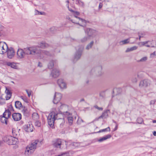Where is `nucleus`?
<instances>
[{
  "instance_id": "obj_1",
  "label": "nucleus",
  "mask_w": 156,
  "mask_h": 156,
  "mask_svg": "<svg viewBox=\"0 0 156 156\" xmlns=\"http://www.w3.org/2000/svg\"><path fill=\"white\" fill-rule=\"evenodd\" d=\"M26 51L27 55H35L39 58H41L44 56V55H48L49 53L46 51H41L37 46H33L27 48Z\"/></svg>"
},
{
  "instance_id": "obj_2",
  "label": "nucleus",
  "mask_w": 156,
  "mask_h": 156,
  "mask_svg": "<svg viewBox=\"0 0 156 156\" xmlns=\"http://www.w3.org/2000/svg\"><path fill=\"white\" fill-rule=\"evenodd\" d=\"M60 114L56 113L55 112L53 111L50 113L48 117V125L52 127L54 125L55 121L56 120L60 119L58 122H61L60 126H63L65 122V120L63 118L60 119L58 117V115Z\"/></svg>"
},
{
  "instance_id": "obj_3",
  "label": "nucleus",
  "mask_w": 156,
  "mask_h": 156,
  "mask_svg": "<svg viewBox=\"0 0 156 156\" xmlns=\"http://www.w3.org/2000/svg\"><path fill=\"white\" fill-rule=\"evenodd\" d=\"M74 15L73 19L71 20V21L74 23L79 24L80 26L84 27L86 26V21L83 19H81L77 16L80 13L78 12L75 11L73 13Z\"/></svg>"
},
{
  "instance_id": "obj_4",
  "label": "nucleus",
  "mask_w": 156,
  "mask_h": 156,
  "mask_svg": "<svg viewBox=\"0 0 156 156\" xmlns=\"http://www.w3.org/2000/svg\"><path fill=\"white\" fill-rule=\"evenodd\" d=\"M69 142H66L64 140L58 139L53 141V146L56 148H67Z\"/></svg>"
},
{
  "instance_id": "obj_5",
  "label": "nucleus",
  "mask_w": 156,
  "mask_h": 156,
  "mask_svg": "<svg viewBox=\"0 0 156 156\" xmlns=\"http://www.w3.org/2000/svg\"><path fill=\"white\" fill-rule=\"evenodd\" d=\"M27 48L23 49L19 48L18 49L16 53L17 58L18 59H21L24 58L27 54L26 51Z\"/></svg>"
},
{
  "instance_id": "obj_6",
  "label": "nucleus",
  "mask_w": 156,
  "mask_h": 156,
  "mask_svg": "<svg viewBox=\"0 0 156 156\" xmlns=\"http://www.w3.org/2000/svg\"><path fill=\"white\" fill-rule=\"evenodd\" d=\"M8 48L5 42H0V53L3 54L6 52Z\"/></svg>"
},
{
  "instance_id": "obj_7",
  "label": "nucleus",
  "mask_w": 156,
  "mask_h": 156,
  "mask_svg": "<svg viewBox=\"0 0 156 156\" xmlns=\"http://www.w3.org/2000/svg\"><path fill=\"white\" fill-rule=\"evenodd\" d=\"M62 97V94L59 93H55L53 100V102L54 104L58 103Z\"/></svg>"
},
{
  "instance_id": "obj_8",
  "label": "nucleus",
  "mask_w": 156,
  "mask_h": 156,
  "mask_svg": "<svg viewBox=\"0 0 156 156\" xmlns=\"http://www.w3.org/2000/svg\"><path fill=\"white\" fill-rule=\"evenodd\" d=\"M38 143V141L36 140L32 142L27 147L34 152L37 147Z\"/></svg>"
},
{
  "instance_id": "obj_9",
  "label": "nucleus",
  "mask_w": 156,
  "mask_h": 156,
  "mask_svg": "<svg viewBox=\"0 0 156 156\" xmlns=\"http://www.w3.org/2000/svg\"><path fill=\"white\" fill-rule=\"evenodd\" d=\"M7 56L8 58L9 59L12 58L15 55V51L14 49L12 48H8L7 51Z\"/></svg>"
},
{
  "instance_id": "obj_10",
  "label": "nucleus",
  "mask_w": 156,
  "mask_h": 156,
  "mask_svg": "<svg viewBox=\"0 0 156 156\" xmlns=\"http://www.w3.org/2000/svg\"><path fill=\"white\" fill-rule=\"evenodd\" d=\"M85 32L89 38L90 37H93V36L95 35L96 34L95 30L90 28L87 29Z\"/></svg>"
},
{
  "instance_id": "obj_11",
  "label": "nucleus",
  "mask_w": 156,
  "mask_h": 156,
  "mask_svg": "<svg viewBox=\"0 0 156 156\" xmlns=\"http://www.w3.org/2000/svg\"><path fill=\"white\" fill-rule=\"evenodd\" d=\"M138 44L140 47H141L144 46H145L147 47H154L152 45L151 42L149 41L140 42L138 43Z\"/></svg>"
},
{
  "instance_id": "obj_12",
  "label": "nucleus",
  "mask_w": 156,
  "mask_h": 156,
  "mask_svg": "<svg viewBox=\"0 0 156 156\" xmlns=\"http://www.w3.org/2000/svg\"><path fill=\"white\" fill-rule=\"evenodd\" d=\"M150 84V81L148 80L145 79L141 80L140 82L139 86L141 87H146Z\"/></svg>"
},
{
  "instance_id": "obj_13",
  "label": "nucleus",
  "mask_w": 156,
  "mask_h": 156,
  "mask_svg": "<svg viewBox=\"0 0 156 156\" xmlns=\"http://www.w3.org/2000/svg\"><path fill=\"white\" fill-rule=\"evenodd\" d=\"M66 115H68L67 119L69 125H72L73 120H74V119H76V116H75L73 118V117L71 116L72 114L67 112H66Z\"/></svg>"
},
{
  "instance_id": "obj_14",
  "label": "nucleus",
  "mask_w": 156,
  "mask_h": 156,
  "mask_svg": "<svg viewBox=\"0 0 156 156\" xmlns=\"http://www.w3.org/2000/svg\"><path fill=\"white\" fill-rule=\"evenodd\" d=\"M18 64L19 63H17L14 62H7L5 63V65L6 66L10 67L11 68L15 69H18Z\"/></svg>"
},
{
  "instance_id": "obj_15",
  "label": "nucleus",
  "mask_w": 156,
  "mask_h": 156,
  "mask_svg": "<svg viewBox=\"0 0 156 156\" xmlns=\"http://www.w3.org/2000/svg\"><path fill=\"white\" fill-rule=\"evenodd\" d=\"M57 83L61 88L65 89L66 88V84L62 79H58L57 81Z\"/></svg>"
},
{
  "instance_id": "obj_16",
  "label": "nucleus",
  "mask_w": 156,
  "mask_h": 156,
  "mask_svg": "<svg viewBox=\"0 0 156 156\" xmlns=\"http://www.w3.org/2000/svg\"><path fill=\"white\" fill-rule=\"evenodd\" d=\"M24 130L27 132H30L33 131V127L31 124L25 125L24 126Z\"/></svg>"
},
{
  "instance_id": "obj_17",
  "label": "nucleus",
  "mask_w": 156,
  "mask_h": 156,
  "mask_svg": "<svg viewBox=\"0 0 156 156\" xmlns=\"http://www.w3.org/2000/svg\"><path fill=\"white\" fill-rule=\"evenodd\" d=\"M12 117L15 121H18L21 119V115L19 113H14L12 115Z\"/></svg>"
},
{
  "instance_id": "obj_18",
  "label": "nucleus",
  "mask_w": 156,
  "mask_h": 156,
  "mask_svg": "<svg viewBox=\"0 0 156 156\" xmlns=\"http://www.w3.org/2000/svg\"><path fill=\"white\" fill-rule=\"evenodd\" d=\"M5 93L6 94H4V95H5V97L6 99V100H8L11 97L12 93L11 91L7 88H6V90L5 91Z\"/></svg>"
},
{
  "instance_id": "obj_19",
  "label": "nucleus",
  "mask_w": 156,
  "mask_h": 156,
  "mask_svg": "<svg viewBox=\"0 0 156 156\" xmlns=\"http://www.w3.org/2000/svg\"><path fill=\"white\" fill-rule=\"evenodd\" d=\"M83 50V48H81L79 51L77 52L75 56L74 60L76 61L79 59L81 55L82 52Z\"/></svg>"
},
{
  "instance_id": "obj_20",
  "label": "nucleus",
  "mask_w": 156,
  "mask_h": 156,
  "mask_svg": "<svg viewBox=\"0 0 156 156\" xmlns=\"http://www.w3.org/2000/svg\"><path fill=\"white\" fill-rule=\"evenodd\" d=\"M51 75L54 78H56L59 75V71L57 69H55L53 70Z\"/></svg>"
},
{
  "instance_id": "obj_21",
  "label": "nucleus",
  "mask_w": 156,
  "mask_h": 156,
  "mask_svg": "<svg viewBox=\"0 0 156 156\" xmlns=\"http://www.w3.org/2000/svg\"><path fill=\"white\" fill-rule=\"evenodd\" d=\"M109 110H106L102 114V115L99 116L98 119L102 118L105 119L108 117V113L109 112Z\"/></svg>"
},
{
  "instance_id": "obj_22",
  "label": "nucleus",
  "mask_w": 156,
  "mask_h": 156,
  "mask_svg": "<svg viewBox=\"0 0 156 156\" xmlns=\"http://www.w3.org/2000/svg\"><path fill=\"white\" fill-rule=\"evenodd\" d=\"M10 138L11 140H12V142H10V144L12 145H15L16 144L18 141L17 138H16L15 136L12 137V136H10Z\"/></svg>"
},
{
  "instance_id": "obj_23",
  "label": "nucleus",
  "mask_w": 156,
  "mask_h": 156,
  "mask_svg": "<svg viewBox=\"0 0 156 156\" xmlns=\"http://www.w3.org/2000/svg\"><path fill=\"white\" fill-rule=\"evenodd\" d=\"M112 136L111 135L108 134L103 137L101 138L98 140V141L99 142H101L107 139L110 138Z\"/></svg>"
},
{
  "instance_id": "obj_24",
  "label": "nucleus",
  "mask_w": 156,
  "mask_h": 156,
  "mask_svg": "<svg viewBox=\"0 0 156 156\" xmlns=\"http://www.w3.org/2000/svg\"><path fill=\"white\" fill-rule=\"evenodd\" d=\"M33 152V151L27 147L25 152V154L26 156H29Z\"/></svg>"
},
{
  "instance_id": "obj_25",
  "label": "nucleus",
  "mask_w": 156,
  "mask_h": 156,
  "mask_svg": "<svg viewBox=\"0 0 156 156\" xmlns=\"http://www.w3.org/2000/svg\"><path fill=\"white\" fill-rule=\"evenodd\" d=\"M10 136H5L3 138V140L5 142H6L7 144H8L9 145H12V144H10V142H12V140H11V139H10Z\"/></svg>"
},
{
  "instance_id": "obj_26",
  "label": "nucleus",
  "mask_w": 156,
  "mask_h": 156,
  "mask_svg": "<svg viewBox=\"0 0 156 156\" xmlns=\"http://www.w3.org/2000/svg\"><path fill=\"white\" fill-rule=\"evenodd\" d=\"M8 119V118L3 115L0 116V121L2 123L7 124Z\"/></svg>"
},
{
  "instance_id": "obj_27",
  "label": "nucleus",
  "mask_w": 156,
  "mask_h": 156,
  "mask_svg": "<svg viewBox=\"0 0 156 156\" xmlns=\"http://www.w3.org/2000/svg\"><path fill=\"white\" fill-rule=\"evenodd\" d=\"M38 45L39 47L42 48H44L48 46V44L43 41H42L39 43Z\"/></svg>"
},
{
  "instance_id": "obj_28",
  "label": "nucleus",
  "mask_w": 156,
  "mask_h": 156,
  "mask_svg": "<svg viewBox=\"0 0 156 156\" xmlns=\"http://www.w3.org/2000/svg\"><path fill=\"white\" fill-rule=\"evenodd\" d=\"M11 113L9 110H6L5 112L3 113V115L5 116L7 118H8L10 116Z\"/></svg>"
},
{
  "instance_id": "obj_29",
  "label": "nucleus",
  "mask_w": 156,
  "mask_h": 156,
  "mask_svg": "<svg viewBox=\"0 0 156 156\" xmlns=\"http://www.w3.org/2000/svg\"><path fill=\"white\" fill-rule=\"evenodd\" d=\"M137 48L138 47L136 46H133L131 47L128 48L126 49L125 52H128L134 50H136Z\"/></svg>"
},
{
  "instance_id": "obj_30",
  "label": "nucleus",
  "mask_w": 156,
  "mask_h": 156,
  "mask_svg": "<svg viewBox=\"0 0 156 156\" xmlns=\"http://www.w3.org/2000/svg\"><path fill=\"white\" fill-rule=\"evenodd\" d=\"M5 95H2L0 97V104L3 105L5 103V100H6Z\"/></svg>"
},
{
  "instance_id": "obj_31",
  "label": "nucleus",
  "mask_w": 156,
  "mask_h": 156,
  "mask_svg": "<svg viewBox=\"0 0 156 156\" xmlns=\"http://www.w3.org/2000/svg\"><path fill=\"white\" fill-rule=\"evenodd\" d=\"M129 42V38L122 41L119 42L120 45L126 44Z\"/></svg>"
},
{
  "instance_id": "obj_32",
  "label": "nucleus",
  "mask_w": 156,
  "mask_h": 156,
  "mask_svg": "<svg viewBox=\"0 0 156 156\" xmlns=\"http://www.w3.org/2000/svg\"><path fill=\"white\" fill-rule=\"evenodd\" d=\"M32 118L35 120H38L39 119V116L37 113L34 112L32 114Z\"/></svg>"
},
{
  "instance_id": "obj_33",
  "label": "nucleus",
  "mask_w": 156,
  "mask_h": 156,
  "mask_svg": "<svg viewBox=\"0 0 156 156\" xmlns=\"http://www.w3.org/2000/svg\"><path fill=\"white\" fill-rule=\"evenodd\" d=\"M110 131V128L109 127H108L104 129H101L97 133H99L102 132H104L107 131Z\"/></svg>"
},
{
  "instance_id": "obj_34",
  "label": "nucleus",
  "mask_w": 156,
  "mask_h": 156,
  "mask_svg": "<svg viewBox=\"0 0 156 156\" xmlns=\"http://www.w3.org/2000/svg\"><path fill=\"white\" fill-rule=\"evenodd\" d=\"M15 107H21L22 106V104L20 102L17 101L15 103Z\"/></svg>"
},
{
  "instance_id": "obj_35",
  "label": "nucleus",
  "mask_w": 156,
  "mask_h": 156,
  "mask_svg": "<svg viewBox=\"0 0 156 156\" xmlns=\"http://www.w3.org/2000/svg\"><path fill=\"white\" fill-rule=\"evenodd\" d=\"M94 44V41H91L89 44H88L86 47V49L88 50L91 48Z\"/></svg>"
},
{
  "instance_id": "obj_36",
  "label": "nucleus",
  "mask_w": 156,
  "mask_h": 156,
  "mask_svg": "<svg viewBox=\"0 0 156 156\" xmlns=\"http://www.w3.org/2000/svg\"><path fill=\"white\" fill-rule=\"evenodd\" d=\"M22 110L23 112L25 114H28L29 113V110L27 108H23Z\"/></svg>"
},
{
  "instance_id": "obj_37",
  "label": "nucleus",
  "mask_w": 156,
  "mask_h": 156,
  "mask_svg": "<svg viewBox=\"0 0 156 156\" xmlns=\"http://www.w3.org/2000/svg\"><path fill=\"white\" fill-rule=\"evenodd\" d=\"M54 66V62L53 61H51L48 64V68L51 69H52Z\"/></svg>"
},
{
  "instance_id": "obj_38",
  "label": "nucleus",
  "mask_w": 156,
  "mask_h": 156,
  "mask_svg": "<svg viewBox=\"0 0 156 156\" xmlns=\"http://www.w3.org/2000/svg\"><path fill=\"white\" fill-rule=\"evenodd\" d=\"M35 125L38 127H40L41 125V123L39 120H36V122L35 123Z\"/></svg>"
},
{
  "instance_id": "obj_39",
  "label": "nucleus",
  "mask_w": 156,
  "mask_h": 156,
  "mask_svg": "<svg viewBox=\"0 0 156 156\" xmlns=\"http://www.w3.org/2000/svg\"><path fill=\"white\" fill-rule=\"evenodd\" d=\"M147 57L144 56L139 61V62H144L147 60Z\"/></svg>"
},
{
  "instance_id": "obj_40",
  "label": "nucleus",
  "mask_w": 156,
  "mask_h": 156,
  "mask_svg": "<svg viewBox=\"0 0 156 156\" xmlns=\"http://www.w3.org/2000/svg\"><path fill=\"white\" fill-rule=\"evenodd\" d=\"M137 122L138 123L141 124L143 122V120L141 118H138L137 120Z\"/></svg>"
},
{
  "instance_id": "obj_41",
  "label": "nucleus",
  "mask_w": 156,
  "mask_h": 156,
  "mask_svg": "<svg viewBox=\"0 0 156 156\" xmlns=\"http://www.w3.org/2000/svg\"><path fill=\"white\" fill-rule=\"evenodd\" d=\"M71 146H72L74 147H77L79 145V144L78 143L73 142L70 144Z\"/></svg>"
},
{
  "instance_id": "obj_42",
  "label": "nucleus",
  "mask_w": 156,
  "mask_h": 156,
  "mask_svg": "<svg viewBox=\"0 0 156 156\" xmlns=\"http://www.w3.org/2000/svg\"><path fill=\"white\" fill-rule=\"evenodd\" d=\"M89 38H90L88 37H84L83 38V39H82L81 40V41L82 42H84L86 41H87Z\"/></svg>"
},
{
  "instance_id": "obj_43",
  "label": "nucleus",
  "mask_w": 156,
  "mask_h": 156,
  "mask_svg": "<svg viewBox=\"0 0 156 156\" xmlns=\"http://www.w3.org/2000/svg\"><path fill=\"white\" fill-rule=\"evenodd\" d=\"M34 14L35 15H39L43 14L42 12H39L38 10H35L34 11Z\"/></svg>"
},
{
  "instance_id": "obj_44",
  "label": "nucleus",
  "mask_w": 156,
  "mask_h": 156,
  "mask_svg": "<svg viewBox=\"0 0 156 156\" xmlns=\"http://www.w3.org/2000/svg\"><path fill=\"white\" fill-rule=\"evenodd\" d=\"M21 98L24 101L26 102H28V100L26 97L25 96H21Z\"/></svg>"
},
{
  "instance_id": "obj_45",
  "label": "nucleus",
  "mask_w": 156,
  "mask_h": 156,
  "mask_svg": "<svg viewBox=\"0 0 156 156\" xmlns=\"http://www.w3.org/2000/svg\"><path fill=\"white\" fill-rule=\"evenodd\" d=\"M60 155L61 156H69V153L68 152L62 153Z\"/></svg>"
},
{
  "instance_id": "obj_46",
  "label": "nucleus",
  "mask_w": 156,
  "mask_h": 156,
  "mask_svg": "<svg viewBox=\"0 0 156 156\" xmlns=\"http://www.w3.org/2000/svg\"><path fill=\"white\" fill-rule=\"evenodd\" d=\"M26 91L28 94V96L29 97L31 95V91L28 90H26Z\"/></svg>"
},
{
  "instance_id": "obj_47",
  "label": "nucleus",
  "mask_w": 156,
  "mask_h": 156,
  "mask_svg": "<svg viewBox=\"0 0 156 156\" xmlns=\"http://www.w3.org/2000/svg\"><path fill=\"white\" fill-rule=\"evenodd\" d=\"M12 133L13 134V135L14 136H16L17 135V134L16 133V131L14 130V128L12 129Z\"/></svg>"
},
{
  "instance_id": "obj_48",
  "label": "nucleus",
  "mask_w": 156,
  "mask_h": 156,
  "mask_svg": "<svg viewBox=\"0 0 156 156\" xmlns=\"http://www.w3.org/2000/svg\"><path fill=\"white\" fill-rule=\"evenodd\" d=\"M155 52L154 51L153 53H151L150 55V57L151 58H153L155 56Z\"/></svg>"
},
{
  "instance_id": "obj_49",
  "label": "nucleus",
  "mask_w": 156,
  "mask_h": 156,
  "mask_svg": "<svg viewBox=\"0 0 156 156\" xmlns=\"http://www.w3.org/2000/svg\"><path fill=\"white\" fill-rule=\"evenodd\" d=\"M59 104H60V106L61 107H66V105L65 104H62L61 103H60Z\"/></svg>"
},
{
  "instance_id": "obj_50",
  "label": "nucleus",
  "mask_w": 156,
  "mask_h": 156,
  "mask_svg": "<svg viewBox=\"0 0 156 156\" xmlns=\"http://www.w3.org/2000/svg\"><path fill=\"white\" fill-rule=\"evenodd\" d=\"M103 6V4L102 3L100 2L99 3V9H100Z\"/></svg>"
},
{
  "instance_id": "obj_51",
  "label": "nucleus",
  "mask_w": 156,
  "mask_h": 156,
  "mask_svg": "<svg viewBox=\"0 0 156 156\" xmlns=\"http://www.w3.org/2000/svg\"><path fill=\"white\" fill-rule=\"evenodd\" d=\"M155 101L153 100H151L150 103L151 105H153L155 103Z\"/></svg>"
},
{
  "instance_id": "obj_52",
  "label": "nucleus",
  "mask_w": 156,
  "mask_h": 156,
  "mask_svg": "<svg viewBox=\"0 0 156 156\" xmlns=\"http://www.w3.org/2000/svg\"><path fill=\"white\" fill-rule=\"evenodd\" d=\"M68 8H69V10L70 11H71V12H72L73 13L74 12V11H73V10L71 9H70L69 8V6H68Z\"/></svg>"
},
{
  "instance_id": "obj_53",
  "label": "nucleus",
  "mask_w": 156,
  "mask_h": 156,
  "mask_svg": "<svg viewBox=\"0 0 156 156\" xmlns=\"http://www.w3.org/2000/svg\"><path fill=\"white\" fill-rule=\"evenodd\" d=\"M117 128H118V126L116 125L115 128H114L113 131H115L117 129Z\"/></svg>"
},
{
  "instance_id": "obj_54",
  "label": "nucleus",
  "mask_w": 156,
  "mask_h": 156,
  "mask_svg": "<svg viewBox=\"0 0 156 156\" xmlns=\"http://www.w3.org/2000/svg\"><path fill=\"white\" fill-rule=\"evenodd\" d=\"M81 2V1H79V0H77L76 1V3L77 4H80V3Z\"/></svg>"
},
{
  "instance_id": "obj_55",
  "label": "nucleus",
  "mask_w": 156,
  "mask_h": 156,
  "mask_svg": "<svg viewBox=\"0 0 156 156\" xmlns=\"http://www.w3.org/2000/svg\"><path fill=\"white\" fill-rule=\"evenodd\" d=\"M132 81L133 82L136 83L137 82V80L136 79H135L134 80H133Z\"/></svg>"
},
{
  "instance_id": "obj_56",
  "label": "nucleus",
  "mask_w": 156,
  "mask_h": 156,
  "mask_svg": "<svg viewBox=\"0 0 156 156\" xmlns=\"http://www.w3.org/2000/svg\"><path fill=\"white\" fill-rule=\"evenodd\" d=\"M153 134L155 136H156V131H154L153 133Z\"/></svg>"
},
{
  "instance_id": "obj_57",
  "label": "nucleus",
  "mask_w": 156,
  "mask_h": 156,
  "mask_svg": "<svg viewBox=\"0 0 156 156\" xmlns=\"http://www.w3.org/2000/svg\"><path fill=\"white\" fill-rule=\"evenodd\" d=\"M38 66L40 67H41L42 66L41 64V63L39 62L38 63Z\"/></svg>"
},
{
  "instance_id": "obj_58",
  "label": "nucleus",
  "mask_w": 156,
  "mask_h": 156,
  "mask_svg": "<svg viewBox=\"0 0 156 156\" xmlns=\"http://www.w3.org/2000/svg\"><path fill=\"white\" fill-rule=\"evenodd\" d=\"M97 108L98 110H102L103 109H102V108Z\"/></svg>"
},
{
  "instance_id": "obj_59",
  "label": "nucleus",
  "mask_w": 156,
  "mask_h": 156,
  "mask_svg": "<svg viewBox=\"0 0 156 156\" xmlns=\"http://www.w3.org/2000/svg\"><path fill=\"white\" fill-rule=\"evenodd\" d=\"M152 122L153 123H156V120H153Z\"/></svg>"
},
{
  "instance_id": "obj_60",
  "label": "nucleus",
  "mask_w": 156,
  "mask_h": 156,
  "mask_svg": "<svg viewBox=\"0 0 156 156\" xmlns=\"http://www.w3.org/2000/svg\"><path fill=\"white\" fill-rule=\"evenodd\" d=\"M105 2H109L110 0H104Z\"/></svg>"
},
{
  "instance_id": "obj_61",
  "label": "nucleus",
  "mask_w": 156,
  "mask_h": 156,
  "mask_svg": "<svg viewBox=\"0 0 156 156\" xmlns=\"http://www.w3.org/2000/svg\"><path fill=\"white\" fill-rule=\"evenodd\" d=\"M84 101V99H82L80 100V101Z\"/></svg>"
},
{
  "instance_id": "obj_62",
  "label": "nucleus",
  "mask_w": 156,
  "mask_h": 156,
  "mask_svg": "<svg viewBox=\"0 0 156 156\" xmlns=\"http://www.w3.org/2000/svg\"><path fill=\"white\" fill-rule=\"evenodd\" d=\"M76 114V112H74V114Z\"/></svg>"
},
{
  "instance_id": "obj_63",
  "label": "nucleus",
  "mask_w": 156,
  "mask_h": 156,
  "mask_svg": "<svg viewBox=\"0 0 156 156\" xmlns=\"http://www.w3.org/2000/svg\"><path fill=\"white\" fill-rule=\"evenodd\" d=\"M155 47H156V42H155Z\"/></svg>"
},
{
  "instance_id": "obj_64",
  "label": "nucleus",
  "mask_w": 156,
  "mask_h": 156,
  "mask_svg": "<svg viewBox=\"0 0 156 156\" xmlns=\"http://www.w3.org/2000/svg\"><path fill=\"white\" fill-rule=\"evenodd\" d=\"M140 38H139V39H140Z\"/></svg>"
}]
</instances>
